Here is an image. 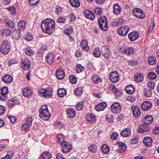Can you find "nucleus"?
Returning <instances> with one entry per match:
<instances>
[{"label":"nucleus","mask_w":159,"mask_h":159,"mask_svg":"<svg viewBox=\"0 0 159 159\" xmlns=\"http://www.w3.org/2000/svg\"><path fill=\"white\" fill-rule=\"evenodd\" d=\"M33 120L31 117H28L25 119L26 124L31 126L33 121Z\"/></svg>","instance_id":"61"},{"label":"nucleus","mask_w":159,"mask_h":159,"mask_svg":"<svg viewBox=\"0 0 159 159\" xmlns=\"http://www.w3.org/2000/svg\"><path fill=\"white\" fill-rule=\"evenodd\" d=\"M41 27L44 33L48 34H52L55 31V22L51 19H45L42 21Z\"/></svg>","instance_id":"1"},{"label":"nucleus","mask_w":159,"mask_h":159,"mask_svg":"<svg viewBox=\"0 0 159 159\" xmlns=\"http://www.w3.org/2000/svg\"><path fill=\"white\" fill-rule=\"evenodd\" d=\"M153 90L149 88H145L143 91L144 95L147 97H149L152 96Z\"/></svg>","instance_id":"36"},{"label":"nucleus","mask_w":159,"mask_h":159,"mask_svg":"<svg viewBox=\"0 0 159 159\" xmlns=\"http://www.w3.org/2000/svg\"><path fill=\"white\" fill-rule=\"evenodd\" d=\"M26 22L24 20H21L18 23L17 26L18 29H15L13 32V36H14L15 34H16V36L14 37L16 39H18L20 37L21 31H24L26 27Z\"/></svg>","instance_id":"3"},{"label":"nucleus","mask_w":159,"mask_h":159,"mask_svg":"<svg viewBox=\"0 0 159 159\" xmlns=\"http://www.w3.org/2000/svg\"><path fill=\"white\" fill-rule=\"evenodd\" d=\"M24 51L25 53L28 56H32L34 53V52L30 47L25 48L24 49Z\"/></svg>","instance_id":"43"},{"label":"nucleus","mask_w":159,"mask_h":159,"mask_svg":"<svg viewBox=\"0 0 159 159\" xmlns=\"http://www.w3.org/2000/svg\"><path fill=\"white\" fill-rule=\"evenodd\" d=\"M56 75L58 79H62L65 76V73L62 70L58 69L56 72Z\"/></svg>","instance_id":"28"},{"label":"nucleus","mask_w":159,"mask_h":159,"mask_svg":"<svg viewBox=\"0 0 159 159\" xmlns=\"http://www.w3.org/2000/svg\"><path fill=\"white\" fill-rule=\"evenodd\" d=\"M24 38L27 41H31L33 39V34L30 33L28 32L24 36Z\"/></svg>","instance_id":"48"},{"label":"nucleus","mask_w":159,"mask_h":159,"mask_svg":"<svg viewBox=\"0 0 159 159\" xmlns=\"http://www.w3.org/2000/svg\"><path fill=\"white\" fill-rule=\"evenodd\" d=\"M57 142L58 143H59L61 142V140H62L64 138V135L62 134H58L57 135Z\"/></svg>","instance_id":"63"},{"label":"nucleus","mask_w":159,"mask_h":159,"mask_svg":"<svg viewBox=\"0 0 159 159\" xmlns=\"http://www.w3.org/2000/svg\"><path fill=\"white\" fill-rule=\"evenodd\" d=\"M117 144H118L119 146L118 151L119 152H123L126 150V145L125 143L119 141L117 142Z\"/></svg>","instance_id":"21"},{"label":"nucleus","mask_w":159,"mask_h":159,"mask_svg":"<svg viewBox=\"0 0 159 159\" xmlns=\"http://www.w3.org/2000/svg\"><path fill=\"white\" fill-rule=\"evenodd\" d=\"M75 95L76 96H80L83 93V89L82 87H77L74 91Z\"/></svg>","instance_id":"33"},{"label":"nucleus","mask_w":159,"mask_h":159,"mask_svg":"<svg viewBox=\"0 0 159 159\" xmlns=\"http://www.w3.org/2000/svg\"><path fill=\"white\" fill-rule=\"evenodd\" d=\"M52 157L51 153L48 151L43 152L38 159H52Z\"/></svg>","instance_id":"19"},{"label":"nucleus","mask_w":159,"mask_h":159,"mask_svg":"<svg viewBox=\"0 0 159 159\" xmlns=\"http://www.w3.org/2000/svg\"><path fill=\"white\" fill-rule=\"evenodd\" d=\"M39 113L40 117L44 120H48L51 115L47 105H44L41 106L39 110Z\"/></svg>","instance_id":"4"},{"label":"nucleus","mask_w":159,"mask_h":159,"mask_svg":"<svg viewBox=\"0 0 159 159\" xmlns=\"http://www.w3.org/2000/svg\"><path fill=\"white\" fill-rule=\"evenodd\" d=\"M30 126L27 124L24 123L21 126V130L24 132L28 131Z\"/></svg>","instance_id":"53"},{"label":"nucleus","mask_w":159,"mask_h":159,"mask_svg":"<svg viewBox=\"0 0 159 159\" xmlns=\"http://www.w3.org/2000/svg\"><path fill=\"white\" fill-rule=\"evenodd\" d=\"M84 15L85 17L89 19L93 20L95 18L93 13L89 10H85L84 12Z\"/></svg>","instance_id":"16"},{"label":"nucleus","mask_w":159,"mask_h":159,"mask_svg":"<svg viewBox=\"0 0 159 159\" xmlns=\"http://www.w3.org/2000/svg\"><path fill=\"white\" fill-rule=\"evenodd\" d=\"M4 22L5 25L7 27L13 28L15 26V22L10 19H6Z\"/></svg>","instance_id":"26"},{"label":"nucleus","mask_w":159,"mask_h":159,"mask_svg":"<svg viewBox=\"0 0 159 159\" xmlns=\"http://www.w3.org/2000/svg\"><path fill=\"white\" fill-rule=\"evenodd\" d=\"M147 76L149 79L151 80H153L156 79L157 75L155 73L151 72L148 73Z\"/></svg>","instance_id":"50"},{"label":"nucleus","mask_w":159,"mask_h":159,"mask_svg":"<svg viewBox=\"0 0 159 159\" xmlns=\"http://www.w3.org/2000/svg\"><path fill=\"white\" fill-rule=\"evenodd\" d=\"M20 100L16 97H14L9 100L7 104L10 108H12L16 104H19Z\"/></svg>","instance_id":"14"},{"label":"nucleus","mask_w":159,"mask_h":159,"mask_svg":"<svg viewBox=\"0 0 159 159\" xmlns=\"http://www.w3.org/2000/svg\"><path fill=\"white\" fill-rule=\"evenodd\" d=\"M84 106V103L83 102H79L75 106V108L78 110H81L83 109Z\"/></svg>","instance_id":"54"},{"label":"nucleus","mask_w":159,"mask_h":159,"mask_svg":"<svg viewBox=\"0 0 159 159\" xmlns=\"http://www.w3.org/2000/svg\"><path fill=\"white\" fill-rule=\"evenodd\" d=\"M61 147L62 151L65 153L69 152L72 148L70 143L65 141L61 143Z\"/></svg>","instance_id":"8"},{"label":"nucleus","mask_w":159,"mask_h":159,"mask_svg":"<svg viewBox=\"0 0 159 159\" xmlns=\"http://www.w3.org/2000/svg\"><path fill=\"white\" fill-rule=\"evenodd\" d=\"M58 96L60 97H63L66 94V91L65 89L61 88L57 90Z\"/></svg>","instance_id":"39"},{"label":"nucleus","mask_w":159,"mask_h":159,"mask_svg":"<svg viewBox=\"0 0 159 159\" xmlns=\"http://www.w3.org/2000/svg\"><path fill=\"white\" fill-rule=\"evenodd\" d=\"M121 7L118 4L115 3L114 4L113 11L114 14L116 15L119 14L121 12Z\"/></svg>","instance_id":"29"},{"label":"nucleus","mask_w":159,"mask_h":159,"mask_svg":"<svg viewBox=\"0 0 159 159\" xmlns=\"http://www.w3.org/2000/svg\"><path fill=\"white\" fill-rule=\"evenodd\" d=\"M94 12L97 15H100L102 14V10L99 7H96L94 9Z\"/></svg>","instance_id":"56"},{"label":"nucleus","mask_w":159,"mask_h":159,"mask_svg":"<svg viewBox=\"0 0 159 159\" xmlns=\"http://www.w3.org/2000/svg\"><path fill=\"white\" fill-rule=\"evenodd\" d=\"M99 25L100 28L102 31H106L108 29V27L107 23H102V26H101L100 25Z\"/></svg>","instance_id":"62"},{"label":"nucleus","mask_w":159,"mask_h":159,"mask_svg":"<svg viewBox=\"0 0 159 159\" xmlns=\"http://www.w3.org/2000/svg\"><path fill=\"white\" fill-rule=\"evenodd\" d=\"M11 46L10 39L8 37L6 38L1 44L0 51L4 54H7L10 51Z\"/></svg>","instance_id":"2"},{"label":"nucleus","mask_w":159,"mask_h":159,"mask_svg":"<svg viewBox=\"0 0 159 159\" xmlns=\"http://www.w3.org/2000/svg\"><path fill=\"white\" fill-rule=\"evenodd\" d=\"M109 88L112 92L115 93V96L116 97H120L122 96V90H118L114 84H110L109 86Z\"/></svg>","instance_id":"13"},{"label":"nucleus","mask_w":159,"mask_h":159,"mask_svg":"<svg viewBox=\"0 0 159 159\" xmlns=\"http://www.w3.org/2000/svg\"><path fill=\"white\" fill-rule=\"evenodd\" d=\"M31 63L30 60L27 58H25L21 60V66L24 70H29L31 67Z\"/></svg>","instance_id":"6"},{"label":"nucleus","mask_w":159,"mask_h":159,"mask_svg":"<svg viewBox=\"0 0 159 159\" xmlns=\"http://www.w3.org/2000/svg\"><path fill=\"white\" fill-rule=\"evenodd\" d=\"M70 82L72 84H75L77 82L76 77L73 75H71L69 77Z\"/></svg>","instance_id":"60"},{"label":"nucleus","mask_w":159,"mask_h":159,"mask_svg":"<svg viewBox=\"0 0 159 159\" xmlns=\"http://www.w3.org/2000/svg\"><path fill=\"white\" fill-rule=\"evenodd\" d=\"M84 67L82 66L81 64H78L77 65L76 68V70L77 73H80L84 70Z\"/></svg>","instance_id":"55"},{"label":"nucleus","mask_w":159,"mask_h":159,"mask_svg":"<svg viewBox=\"0 0 159 159\" xmlns=\"http://www.w3.org/2000/svg\"><path fill=\"white\" fill-rule=\"evenodd\" d=\"M111 109L114 113H119L121 111V107L119 103L116 102L113 103L111 106Z\"/></svg>","instance_id":"12"},{"label":"nucleus","mask_w":159,"mask_h":159,"mask_svg":"<svg viewBox=\"0 0 159 159\" xmlns=\"http://www.w3.org/2000/svg\"><path fill=\"white\" fill-rule=\"evenodd\" d=\"M131 109L133 116L134 117L137 118L140 115V111L137 106H131Z\"/></svg>","instance_id":"18"},{"label":"nucleus","mask_w":159,"mask_h":159,"mask_svg":"<svg viewBox=\"0 0 159 159\" xmlns=\"http://www.w3.org/2000/svg\"><path fill=\"white\" fill-rule=\"evenodd\" d=\"M40 0H28V3L31 6H35L38 4Z\"/></svg>","instance_id":"57"},{"label":"nucleus","mask_w":159,"mask_h":159,"mask_svg":"<svg viewBox=\"0 0 159 159\" xmlns=\"http://www.w3.org/2000/svg\"><path fill=\"white\" fill-rule=\"evenodd\" d=\"M152 105V103L148 101H145L143 102L141 105V108L143 111H146L151 108Z\"/></svg>","instance_id":"15"},{"label":"nucleus","mask_w":159,"mask_h":159,"mask_svg":"<svg viewBox=\"0 0 159 159\" xmlns=\"http://www.w3.org/2000/svg\"><path fill=\"white\" fill-rule=\"evenodd\" d=\"M7 10L10 12V13L13 16L15 15L16 14V8L13 6H10L7 8Z\"/></svg>","instance_id":"51"},{"label":"nucleus","mask_w":159,"mask_h":159,"mask_svg":"<svg viewBox=\"0 0 159 159\" xmlns=\"http://www.w3.org/2000/svg\"><path fill=\"white\" fill-rule=\"evenodd\" d=\"M150 129V125L144 123L143 122V124L139 125L137 130L139 133L142 134L148 131Z\"/></svg>","instance_id":"9"},{"label":"nucleus","mask_w":159,"mask_h":159,"mask_svg":"<svg viewBox=\"0 0 159 159\" xmlns=\"http://www.w3.org/2000/svg\"><path fill=\"white\" fill-rule=\"evenodd\" d=\"M66 111L69 117L72 118L75 116L76 112L73 109L71 108H68L66 109Z\"/></svg>","instance_id":"27"},{"label":"nucleus","mask_w":159,"mask_h":159,"mask_svg":"<svg viewBox=\"0 0 159 159\" xmlns=\"http://www.w3.org/2000/svg\"><path fill=\"white\" fill-rule=\"evenodd\" d=\"M101 51L98 48H95L94 50H93V55L96 57H99L101 55Z\"/></svg>","instance_id":"44"},{"label":"nucleus","mask_w":159,"mask_h":159,"mask_svg":"<svg viewBox=\"0 0 159 159\" xmlns=\"http://www.w3.org/2000/svg\"><path fill=\"white\" fill-rule=\"evenodd\" d=\"M107 106V104L106 102H101L96 106L95 109L96 111H100L104 110Z\"/></svg>","instance_id":"23"},{"label":"nucleus","mask_w":159,"mask_h":159,"mask_svg":"<svg viewBox=\"0 0 159 159\" xmlns=\"http://www.w3.org/2000/svg\"><path fill=\"white\" fill-rule=\"evenodd\" d=\"M125 91L127 93L129 94H132L134 92V87L131 85L127 86L125 88Z\"/></svg>","instance_id":"37"},{"label":"nucleus","mask_w":159,"mask_h":159,"mask_svg":"<svg viewBox=\"0 0 159 159\" xmlns=\"http://www.w3.org/2000/svg\"><path fill=\"white\" fill-rule=\"evenodd\" d=\"M92 78L93 82L96 84H98L99 82H101L102 81L100 76L96 74H93Z\"/></svg>","instance_id":"34"},{"label":"nucleus","mask_w":159,"mask_h":159,"mask_svg":"<svg viewBox=\"0 0 159 159\" xmlns=\"http://www.w3.org/2000/svg\"><path fill=\"white\" fill-rule=\"evenodd\" d=\"M88 149L89 152L94 153L97 151V147L94 143H92L88 147Z\"/></svg>","instance_id":"47"},{"label":"nucleus","mask_w":159,"mask_h":159,"mask_svg":"<svg viewBox=\"0 0 159 159\" xmlns=\"http://www.w3.org/2000/svg\"><path fill=\"white\" fill-rule=\"evenodd\" d=\"M80 47L84 51H87L89 50L88 42L86 40H83L81 42L80 44Z\"/></svg>","instance_id":"25"},{"label":"nucleus","mask_w":159,"mask_h":159,"mask_svg":"<svg viewBox=\"0 0 159 159\" xmlns=\"http://www.w3.org/2000/svg\"><path fill=\"white\" fill-rule=\"evenodd\" d=\"M2 80L6 83H10L12 81V77L9 75H6L2 78Z\"/></svg>","instance_id":"30"},{"label":"nucleus","mask_w":159,"mask_h":159,"mask_svg":"<svg viewBox=\"0 0 159 159\" xmlns=\"http://www.w3.org/2000/svg\"><path fill=\"white\" fill-rule=\"evenodd\" d=\"M139 34L138 32L136 31H134L128 34V37L130 41H134L139 38Z\"/></svg>","instance_id":"17"},{"label":"nucleus","mask_w":159,"mask_h":159,"mask_svg":"<svg viewBox=\"0 0 159 159\" xmlns=\"http://www.w3.org/2000/svg\"><path fill=\"white\" fill-rule=\"evenodd\" d=\"M125 54L128 56H130L132 54H133L134 52V48L133 47L128 48L125 50Z\"/></svg>","instance_id":"42"},{"label":"nucleus","mask_w":159,"mask_h":159,"mask_svg":"<svg viewBox=\"0 0 159 159\" xmlns=\"http://www.w3.org/2000/svg\"><path fill=\"white\" fill-rule=\"evenodd\" d=\"M118 136V134L116 132L112 133L110 135L111 139L113 140L117 139Z\"/></svg>","instance_id":"64"},{"label":"nucleus","mask_w":159,"mask_h":159,"mask_svg":"<svg viewBox=\"0 0 159 159\" xmlns=\"http://www.w3.org/2000/svg\"><path fill=\"white\" fill-rule=\"evenodd\" d=\"M32 93V90L28 87L24 88L22 91L23 95L26 97L30 96Z\"/></svg>","instance_id":"22"},{"label":"nucleus","mask_w":159,"mask_h":159,"mask_svg":"<svg viewBox=\"0 0 159 159\" xmlns=\"http://www.w3.org/2000/svg\"><path fill=\"white\" fill-rule=\"evenodd\" d=\"M1 33L3 36H9L11 33V31L10 30L7 29H2L1 31Z\"/></svg>","instance_id":"49"},{"label":"nucleus","mask_w":159,"mask_h":159,"mask_svg":"<svg viewBox=\"0 0 159 159\" xmlns=\"http://www.w3.org/2000/svg\"><path fill=\"white\" fill-rule=\"evenodd\" d=\"M109 78L111 81L113 83L117 82L120 79V76L116 71L111 72L110 74Z\"/></svg>","instance_id":"11"},{"label":"nucleus","mask_w":159,"mask_h":159,"mask_svg":"<svg viewBox=\"0 0 159 159\" xmlns=\"http://www.w3.org/2000/svg\"><path fill=\"white\" fill-rule=\"evenodd\" d=\"M121 135L123 137H127L130 134V131L129 129H126L122 131L121 133Z\"/></svg>","instance_id":"40"},{"label":"nucleus","mask_w":159,"mask_h":159,"mask_svg":"<svg viewBox=\"0 0 159 159\" xmlns=\"http://www.w3.org/2000/svg\"><path fill=\"white\" fill-rule=\"evenodd\" d=\"M68 17L70 18V22H74L76 20V16L73 13L70 14Z\"/></svg>","instance_id":"59"},{"label":"nucleus","mask_w":159,"mask_h":159,"mask_svg":"<svg viewBox=\"0 0 159 159\" xmlns=\"http://www.w3.org/2000/svg\"><path fill=\"white\" fill-rule=\"evenodd\" d=\"M70 4L75 7H79L80 6V0H69Z\"/></svg>","instance_id":"35"},{"label":"nucleus","mask_w":159,"mask_h":159,"mask_svg":"<svg viewBox=\"0 0 159 159\" xmlns=\"http://www.w3.org/2000/svg\"><path fill=\"white\" fill-rule=\"evenodd\" d=\"M86 119L90 123H93L96 119L95 116L92 113H88L86 115Z\"/></svg>","instance_id":"24"},{"label":"nucleus","mask_w":159,"mask_h":159,"mask_svg":"<svg viewBox=\"0 0 159 159\" xmlns=\"http://www.w3.org/2000/svg\"><path fill=\"white\" fill-rule=\"evenodd\" d=\"M153 120V117L151 115L146 116L144 119L143 123L149 125L152 123Z\"/></svg>","instance_id":"31"},{"label":"nucleus","mask_w":159,"mask_h":159,"mask_svg":"<svg viewBox=\"0 0 159 159\" xmlns=\"http://www.w3.org/2000/svg\"><path fill=\"white\" fill-rule=\"evenodd\" d=\"M152 139L151 137H145L143 140L144 144L147 146H150L152 143Z\"/></svg>","instance_id":"32"},{"label":"nucleus","mask_w":159,"mask_h":159,"mask_svg":"<svg viewBox=\"0 0 159 159\" xmlns=\"http://www.w3.org/2000/svg\"><path fill=\"white\" fill-rule=\"evenodd\" d=\"M143 75L142 74L137 73L134 76V79L138 82H140L143 80Z\"/></svg>","instance_id":"38"},{"label":"nucleus","mask_w":159,"mask_h":159,"mask_svg":"<svg viewBox=\"0 0 159 159\" xmlns=\"http://www.w3.org/2000/svg\"><path fill=\"white\" fill-rule=\"evenodd\" d=\"M129 30V28L126 25H123L120 27L117 30L118 34L122 36L127 35Z\"/></svg>","instance_id":"10"},{"label":"nucleus","mask_w":159,"mask_h":159,"mask_svg":"<svg viewBox=\"0 0 159 159\" xmlns=\"http://www.w3.org/2000/svg\"><path fill=\"white\" fill-rule=\"evenodd\" d=\"M148 88L150 89L153 90L155 86V83L154 81H150L147 84Z\"/></svg>","instance_id":"58"},{"label":"nucleus","mask_w":159,"mask_h":159,"mask_svg":"<svg viewBox=\"0 0 159 159\" xmlns=\"http://www.w3.org/2000/svg\"><path fill=\"white\" fill-rule=\"evenodd\" d=\"M98 23L99 25L102 26V23H107V19L106 17L103 16H101L98 19Z\"/></svg>","instance_id":"41"},{"label":"nucleus","mask_w":159,"mask_h":159,"mask_svg":"<svg viewBox=\"0 0 159 159\" xmlns=\"http://www.w3.org/2000/svg\"><path fill=\"white\" fill-rule=\"evenodd\" d=\"M38 92L40 96L46 98H51L52 96L53 90L51 88L41 89L39 90Z\"/></svg>","instance_id":"5"},{"label":"nucleus","mask_w":159,"mask_h":159,"mask_svg":"<svg viewBox=\"0 0 159 159\" xmlns=\"http://www.w3.org/2000/svg\"><path fill=\"white\" fill-rule=\"evenodd\" d=\"M101 150L104 153L107 154L109 152V148L107 145L104 144L102 146Z\"/></svg>","instance_id":"52"},{"label":"nucleus","mask_w":159,"mask_h":159,"mask_svg":"<svg viewBox=\"0 0 159 159\" xmlns=\"http://www.w3.org/2000/svg\"><path fill=\"white\" fill-rule=\"evenodd\" d=\"M54 55L52 52L48 53L46 56V59L47 63L49 65L52 64L54 59Z\"/></svg>","instance_id":"20"},{"label":"nucleus","mask_w":159,"mask_h":159,"mask_svg":"<svg viewBox=\"0 0 159 159\" xmlns=\"http://www.w3.org/2000/svg\"><path fill=\"white\" fill-rule=\"evenodd\" d=\"M73 29L71 26H69L65 28L64 30V34L67 35H70L73 32Z\"/></svg>","instance_id":"45"},{"label":"nucleus","mask_w":159,"mask_h":159,"mask_svg":"<svg viewBox=\"0 0 159 159\" xmlns=\"http://www.w3.org/2000/svg\"><path fill=\"white\" fill-rule=\"evenodd\" d=\"M132 13L136 17L139 19H143L145 17L144 12L139 8H136L134 9Z\"/></svg>","instance_id":"7"},{"label":"nucleus","mask_w":159,"mask_h":159,"mask_svg":"<svg viewBox=\"0 0 159 159\" xmlns=\"http://www.w3.org/2000/svg\"><path fill=\"white\" fill-rule=\"evenodd\" d=\"M148 61L150 65H153L156 63V59L154 57H149L148 59Z\"/></svg>","instance_id":"46"}]
</instances>
